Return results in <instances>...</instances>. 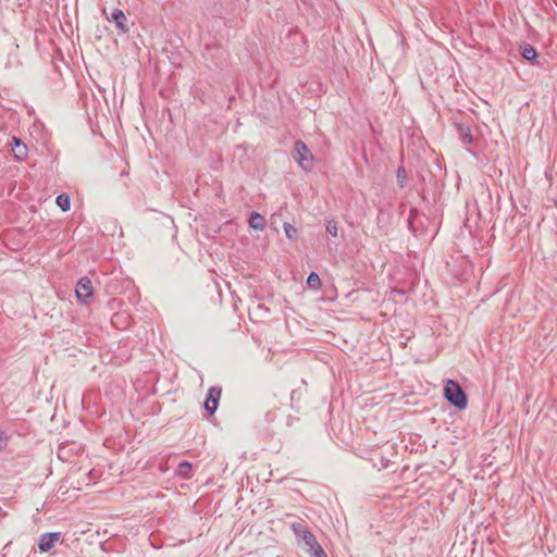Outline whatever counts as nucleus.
<instances>
[{
    "mask_svg": "<svg viewBox=\"0 0 557 557\" xmlns=\"http://www.w3.org/2000/svg\"><path fill=\"white\" fill-rule=\"evenodd\" d=\"M443 395L449 405L458 410H465L468 407V396L466 392L461 385L454 380H446Z\"/></svg>",
    "mask_w": 557,
    "mask_h": 557,
    "instance_id": "f257e3e1",
    "label": "nucleus"
},
{
    "mask_svg": "<svg viewBox=\"0 0 557 557\" xmlns=\"http://www.w3.org/2000/svg\"><path fill=\"white\" fill-rule=\"evenodd\" d=\"M285 50L293 55L299 58L307 51L306 36L297 28H292L286 35Z\"/></svg>",
    "mask_w": 557,
    "mask_h": 557,
    "instance_id": "f03ea898",
    "label": "nucleus"
},
{
    "mask_svg": "<svg viewBox=\"0 0 557 557\" xmlns=\"http://www.w3.org/2000/svg\"><path fill=\"white\" fill-rule=\"evenodd\" d=\"M294 159L304 171H312L313 154L309 151L307 145L300 139L296 140L294 144Z\"/></svg>",
    "mask_w": 557,
    "mask_h": 557,
    "instance_id": "7ed1b4c3",
    "label": "nucleus"
},
{
    "mask_svg": "<svg viewBox=\"0 0 557 557\" xmlns=\"http://www.w3.org/2000/svg\"><path fill=\"white\" fill-rule=\"evenodd\" d=\"M292 530L298 542H304V544L309 547L312 544H315L317 539L313 533L308 529V527L304 522H293Z\"/></svg>",
    "mask_w": 557,
    "mask_h": 557,
    "instance_id": "20e7f679",
    "label": "nucleus"
},
{
    "mask_svg": "<svg viewBox=\"0 0 557 557\" xmlns=\"http://www.w3.org/2000/svg\"><path fill=\"white\" fill-rule=\"evenodd\" d=\"M459 139L461 140L462 145L467 147V151L473 156L476 157V152L470 148L474 141L471 127L468 123H455Z\"/></svg>",
    "mask_w": 557,
    "mask_h": 557,
    "instance_id": "39448f33",
    "label": "nucleus"
},
{
    "mask_svg": "<svg viewBox=\"0 0 557 557\" xmlns=\"http://www.w3.org/2000/svg\"><path fill=\"white\" fill-rule=\"evenodd\" d=\"M221 394L222 388L220 386H211L208 389L207 397L202 406L210 416H212L216 411Z\"/></svg>",
    "mask_w": 557,
    "mask_h": 557,
    "instance_id": "423d86ee",
    "label": "nucleus"
},
{
    "mask_svg": "<svg viewBox=\"0 0 557 557\" xmlns=\"http://www.w3.org/2000/svg\"><path fill=\"white\" fill-rule=\"evenodd\" d=\"M75 295L82 304H87L88 299L92 297L94 289L91 281L87 276L79 278L77 282L75 287Z\"/></svg>",
    "mask_w": 557,
    "mask_h": 557,
    "instance_id": "0eeeda50",
    "label": "nucleus"
},
{
    "mask_svg": "<svg viewBox=\"0 0 557 557\" xmlns=\"http://www.w3.org/2000/svg\"><path fill=\"white\" fill-rule=\"evenodd\" d=\"M62 533L61 532H46L42 533L38 539V549L40 553H48L50 552L55 543L61 539Z\"/></svg>",
    "mask_w": 557,
    "mask_h": 557,
    "instance_id": "6e6552de",
    "label": "nucleus"
},
{
    "mask_svg": "<svg viewBox=\"0 0 557 557\" xmlns=\"http://www.w3.org/2000/svg\"><path fill=\"white\" fill-rule=\"evenodd\" d=\"M108 20L115 24V27H116L119 34L128 33L129 28L126 25L127 17L122 10L114 9L113 12L111 13V17H108Z\"/></svg>",
    "mask_w": 557,
    "mask_h": 557,
    "instance_id": "1a4fd4ad",
    "label": "nucleus"
},
{
    "mask_svg": "<svg viewBox=\"0 0 557 557\" xmlns=\"http://www.w3.org/2000/svg\"><path fill=\"white\" fill-rule=\"evenodd\" d=\"M12 141L13 144L11 150L13 152V156L18 160H23L27 156L26 145L16 137H13Z\"/></svg>",
    "mask_w": 557,
    "mask_h": 557,
    "instance_id": "9d476101",
    "label": "nucleus"
},
{
    "mask_svg": "<svg viewBox=\"0 0 557 557\" xmlns=\"http://www.w3.org/2000/svg\"><path fill=\"white\" fill-rule=\"evenodd\" d=\"M249 226L252 230L262 231L265 227V220L260 213L252 211L249 216Z\"/></svg>",
    "mask_w": 557,
    "mask_h": 557,
    "instance_id": "9b49d317",
    "label": "nucleus"
},
{
    "mask_svg": "<svg viewBox=\"0 0 557 557\" xmlns=\"http://www.w3.org/2000/svg\"><path fill=\"white\" fill-rule=\"evenodd\" d=\"M521 55L523 59L533 62L537 59L539 53L533 46L524 42L521 46Z\"/></svg>",
    "mask_w": 557,
    "mask_h": 557,
    "instance_id": "f8f14e48",
    "label": "nucleus"
},
{
    "mask_svg": "<svg viewBox=\"0 0 557 557\" xmlns=\"http://www.w3.org/2000/svg\"><path fill=\"white\" fill-rule=\"evenodd\" d=\"M55 205L61 209V211L66 212L71 208V198L67 194L62 193L57 196Z\"/></svg>",
    "mask_w": 557,
    "mask_h": 557,
    "instance_id": "ddd939ff",
    "label": "nucleus"
},
{
    "mask_svg": "<svg viewBox=\"0 0 557 557\" xmlns=\"http://www.w3.org/2000/svg\"><path fill=\"white\" fill-rule=\"evenodd\" d=\"M191 470L193 465L189 461H181L176 468V473L183 479H188L190 478Z\"/></svg>",
    "mask_w": 557,
    "mask_h": 557,
    "instance_id": "4468645a",
    "label": "nucleus"
},
{
    "mask_svg": "<svg viewBox=\"0 0 557 557\" xmlns=\"http://www.w3.org/2000/svg\"><path fill=\"white\" fill-rule=\"evenodd\" d=\"M306 284H307V287L309 289H312V290H318L320 289L322 283H321V278L320 276L318 275V273L315 272H311L309 273V275L307 276V281H306Z\"/></svg>",
    "mask_w": 557,
    "mask_h": 557,
    "instance_id": "2eb2a0df",
    "label": "nucleus"
},
{
    "mask_svg": "<svg viewBox=\"0 0 557 557\" xmlns=\"http://www.w3.org/2000/svg\"><path fill=\"white\" fill-rule=\"evenodd\" d=\"M307 554L311 557H327L326 553L322 548V546L315 542L312 546L307 547Z\"/></svg>",
    "mask_w": 557,
    "mask_h": 557,
    "instance_id": "dca6fc26",
    "label": "nucleus"
},
{
    "mask_svg": "<svg viewBox=\"0 0 557 557\" xmlns=\"http://www.w3.org/2000/svg\"><path fill=\"white\" fill-rule=\"evenodd\" d=\"M284 232L288 239L295 240L298 238V230L287 222L284 223Z\"/></svg>",
    "mask_w": 557,
    "mask_h": 557,
    "instance_id": "f3484780",
    "label": "nucleus"
},
{
    "mask_svg": "<svg viewBox=\"0 0 557 557\" xmlns=\"http://www.w3.org/2000/svg\"><path fill=\"white\" fill-rule=\"evenodd\" d=\"M396 178L399 187H404L407 182V172L404 166H399L396 172Z\"/></svg>",
    "mask_w": 557,
    "mask_h": 557,
    "instance_id": "a211bd4d",
    "label": "nucleus"
},
{
    "mask_svg": "<svg viewBox=\"0 0 557 557\" xmlns=\"http://www.w3.org/2000/svg\"><path fill=\"white\" fill-rule=\"evenodd\" d=\"M326 232L332 236H337V223L334 220H326Z\"/></svg>",
    "mask_w": 557,
    "mask_h": 557,
    "instance_id": "6ab92c4d",
    "label": "nucleus"
},
{
    "mask_svg": "<svg viewBox=\"0 0 557 557\" xmlns=\"http://www.w3.org/2000/svg\"><path fill=\"white\" fill-rule=\"evenodd\" d=\"M417 214H418V210L417 209H411L410 213H409V216L407 219L408 227L412 232V234H414V235H416V230L413 227V220L417 216Z\"/></svg>",
    "mask_w": 557,
    "mask_h": 557,
    "instance_id": "aec40b11",
    "label": "nucleus"
},
{
    "mask_svg": "<svg viewBox=\"0 0 557 557\" xmlns=\"http://www.w3.org/2000/svg\"><path fill=\"white\" fill-rule=\"evenodd\" d=\"M264 418H265L267 422H273V421L275 420L276 416H275V413H274V412H272V411H268V412L265 413V417H264Z\"/></svg>",
    "mask_w": 557,
    "mask_h": 557,
    "instance_id": "412c9836",
    "label": "nucleus"
},
{
    "mask_svg": "<svg viewBox=\"0 0 557 557\" xmlns=\"http://www.w3.org/2000/svg\"><path fill=\"white\" fill-rule=\"evenodd\" d=\"M120 318H121V315H120V314H114V315H113V323H115V320H117V319H120Z\"/></svg>",
    "mask_w": 557,
    "mask_h": 557,
    "instance_id": "4be33fe9",
    "label": "nucleus"
}]
</instances>
